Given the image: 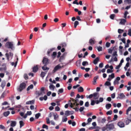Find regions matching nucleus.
Here are the masks:
<instances>
[{
	"label": "nucleus",
	"instance_id": "17",
	"mask_svg": "<svg viewBox=\"0 0 131 131\" xmlns=\"http://www.w3.org/2000/svg\"><path fill=\"white\" fill-rule=\"evenodd\" d=\"M111 104L108 103L106 104L105 107L107 109H109L111 107Z\"/></svg>",
	"mask_w": 131,
	"mask_h": 131
},
{
	"label": "nucleus",
	"instance_id": "42",
	"mask_svg": "<svg viewBox=\"0 0 131 131\" xmlns=\"http://www.w3.org/2000/svg\"><path fill=\"white\" fill-rule=\"evenodd\" d=\"M98 76L97 75L95 77H94V82H96V80L98 78Z\"/></svg>",
	"mask_w": 131,
	"mask_h": 131
},
{
	"label": "nucleus",
	"instance_id": "31",
	"mask_svg": "<svg viewBox=\"0 0 131 131\" xmlns=\"http://www.w3.org/2000/svg\"><path fill=\"white\" fill-rule=\"evenodd\" d=\"M17 61H16V62L15 63L14 62H13L11 63V64L12 66H14V67H15L17 65Z\"/></svg>",
	"mask_w": 131,
	"mask_h": 131
},
{
	"label": "nucleus",
	"instance_id": "56",
	"mask_svg": "<svg viewBox=\"0 0 131 131\" xmlns=\"http://www.w3.org/2000/svg\"><path fill=\"white\" fill-rule=\"evenodd\" d=\"M24 77L26 80L28 79V77L27 74H25L24 75Z\"/></svg>",
	"mask_w": 131,
	"mask_h": 131
},
{
	"label": "nucleus",
	"instance_id": "47",
	"mask_svg": "<svg viewBox=\"0 0 131 131\" xmlns=\"http://www.w3.org/2000/svg\"><path fill=\"white\" fill-rule=\"evenodd\" d=\"M103 63H100L99 65V67L100 68H102L103 67Z\"/></svg>",
	"mask_w": 131,
	"mask_h": 131
},
{
	"label": "nucleus",
	"instance_id": "25",
	"mask_svg": "<svg viewBox=\"0 0 131 131\" xmlns=\"http://www.w3.org/2000/svg\"><path fill=\"white\" fill-rule=\"evenodd\" d=\"M114 48L113 47H112L111 48H110L108 50V53H112V51L113 50V49Z\"/></svg>",
	"mask_w": 131,
	"mask_h": 131
},
{
	"label": "nucleus",
	"instance_id": "14",
	"mask_svg": "<svg viewBox=\"0 0 131 131\" xmlns=\"http://www.w3.org/2000/svg\"><path fill=\"white\" fill-rule=\"evenodd\" d=\"M11 123L10 125L12 127H15L16 124V122L15 121H11Z\"/></svg>",
	"mask_w": 131,
	"mask_h": 131
},
{
	"label": "nucleus",
	"instance_id": "52",
	"mask_svg": "<svg viewBox=\"0 0 131 131\" xmlns=\"http://www.w3.org/2000/svg\"><path fill=\"white\" fill-rule=\"evenodd\" d=\"M55 110L56 111H59L60 110V108L58 106H57L56 107Z\"/></svg>",
	"mask_w": 131,
	"mask_h": 131
},
{
	"label": "nucleus",
	"instance_id": "11",
	"mask_svg": "<svg viewBox=\"0 0 131 131\" xmlns=\"http://www.w3.org/2000/svg\"><path fill=\"white\" fill-rule=\"evenodd\" d=\"M78 91L80 92H82L84 91V89L82 86H80L77 89Z\"/></svg>",
	"mask_w": 131,
	"mask_h": 131
},
{
	"label": "nucleus",
	"instance_id": "40",
	"mask_svg": "<svg viewBox=\"0 0 131 131\" xmlns=\"http://www.w3.org/2000/svg\"><path fill=\"white\" fill-rule=\"evenodd\" d=\"M120 40H121L124 43H125L126 41L125 38H124L123 39H121Z\"/></svg>",
	"mask_w": 131,
	"mask_h": 131
},
{
	"label": "nucleus",
	"instance_id": "22",
	"mask_svg": "<svg viewBox=\"0 0 131 131\" xmlns=\"http://www.w3.org/2000/svg\"><path fill=\"white\" fill-rule=\"evenodd\" d=\"M19 124L20 125V128H21L23 126H24V124L23 122L21 121L19 122Z\"/></svg>",
	"mask_w": 131,
	"mask_h": 131
},
{
	"label": "nucleus",
	"instance_id": "7",
	"mask_svg": "<svg viewBox=\"0 0 131 131\" xmlns=\"http://www.w3.org/2000/svg\"><path fill=\"white\" fill-rule=\"evenodd\" d=\"M93 97L94 99H98L99 97V94L98 93L95 92L93 94Z\"/></svg>",
	"mask_w": 131,
	"mask_h": 131
},
{
	"label": "nucleus",
	"instance_id": "10",
	"mask_svg": "<svg viewBox=\"0 0 131 131\" xmlns=\"http://www.w3.org/2000/svg\"><path fill=\"white\" fill-rule=\"evenodd\" d=\"M117 125L120 127H123L124 126V124L122 122H118Z\"/></svg>",
	"mask_w": 131,
	"mask_h": 131
},
{
	"label": "nucleus",
	"instance_id": "18",
	"mask_svg": "<svg viewBox=\"0 0 131 131\" xmlns=\"http://www.w3.org/2000/svg\"><path fill=\"white\" fill-rule=\"evenodd\" d=\"M10 113V112L9 111H8L6 112H4L3 113V114L4 116H8Z\"/></svg>",
	"mask_w": 131,
	"mask_h": 131
},
{
	"label": "nucleus",
	"instance_id": "27",
	"mask_svg": "<svg viewBox=\"0 0 131 131\" xmlns=\"http://www.w3.org/2000/svg\"><path fill=\"white\" fill-rule=\"evenodd\" d=\"M89 42L91 45H93L94 44V42L93 40L92 39H90L89 40Z\"/></svg>",
	"mask_w": 131,
	"mask_h": 131
},
{
	"label": "nucleus",
	"instance_id": "46",
	"mask_svg": "<svg viewBox=\"0 0 131 131\" xmlns=\"http://www.w3.org/2000/svg\"><path fill=\"white\" fill-rule=\"evenodd\" d=\"M128 35L130 36H131V29H129L128 30Z\"/></svg>",
	"mask_w": 131,
	"mask_h": 131
},
{
	"label": "nucleus",
	"instance_id": "59",
	"mask_svg": "<svg viewBox=\"0 0 131 131\" xmlns=\"http://www.w3.org/2000/svg\"><path fill=\"white\" fill-rule=\"evenodd\" d=\"M111 96L112 98H114L115 97V93H114L112 94L111 95Z\"/></svg>",
	"mask_w": 131,
	"mask_h": 131
},
{
	"label": "nucleus",
	"instance_id": "34",
	"mask_svg": "<svg viewBox=\"0 0 131 131\" xmlns=\"http://www.w3.org/2000/svg\"><path fill=\"white\" fill-rule=\"evenodd\" d=\"M128 14V12L127 11H126L124 14V17L125 19H126L127 18V15Z\"/></svg>",
	"mask_w": 131,
	"mask_h": 131
},
{
	"label": "nucleus",
	"instance_id": "64",
	"mask_svg": "<svg viewBox=\"0 0 131 131\" xmlns=\"http://www.w3.org/2000/svg\"><path fill=\"white\" fill-rule=\"evenodd\" d=\"M89 106V102H86L85 104V106L86 107H88Z\"/></svg>",
	"mask_w": 131,
	"mask_h": 131
},
{
	"label": "nucleus",
	"instance_id": "16",
	"mask_svg": "<svg viewBox=\"0 0 131 131\" xmlns=\"http://www.w3.org/2000/svg\"><path fill=\"white\" fill-rule=\"evenodd\" d=\"M6 85V82L5 81H3L1 83V86L3 89Z\"/></svg>",
	"mask_w": 131,
	"mask_h": 131
},
{
	"label": "nucleus",
	"instance_id": "5",
	"mask_svg": "<svg viewBox=\"0 0 131 131\" xmlns=\"http://www.w3.org/2000/svg\"><path fill=\"white\" fill-rule=\"evenodd\" d=\"M61 68V67L60 66V64H59L58 65L56 66L54 68V69L53 71V73H54L56 72L57 70L60 69Z\"/></svg>",
	"mask_w": 131,
	"mask_h": 131
},
{
	"label": "nucleus",
	"instance_id": "33",
	"mask_svg": "<svg viewBox=\"0 0 131 131\" xmlns=\"http://www.w3.org/2000/svg\"><path fill=\"white\" fill-rule=\"evenodd\" d=\"M97 49L99 51H100L102 50V48L100 46L97 47Z\"/></svg>",
	"mask_w": 131,
	"mask_h": 131
},
{
	"label": "nucleus",
	"instance_id": "55",
	"mask_svg": "<svg viewBox=\"0 0 131 131\" xmlns=\"http://www.w3.org/2000/svg\"><path fill=\"white\" fill-rule=\"evenodd\" d=\"M84 108L83 107H81L79 109V111H80V112H81L83 110Z\"/></svg>",
	"mask_w": 131,
	"mask_h": 131
},
{
	"label": "nucleus",
	"instance_id": "63",
	"mask_svg": "<svg viewBox=\"0 0 131 131\" xmlns=\"http://www.w3.org/2000/svg\"><path fill=\"white\" fill-rule=\"evenodd\" d=\"M107 73H112L113 72V71L111 70L110 69H108L107 70Z\"/></svg>",
	"mask_w": 131,
	"mask_h": 131
},
{
	"label": "nucleus",
	"instance_id": "58",
	"mask_svg": "<svg viewBox=\"0 0 131 131\" xmlns=\"http://www.w3.org/2000/svg\"><path fill=\"white\" fill-rule=\"evenodd\" d=\"M46 122L47 124H49L50 123V121L49 120V119L48 117H47L46 118Z\"/></svg>",
	"mask_w": 131,
	"mask_h": 131
},
{
	"label": "nucleus",
	"instance_id": "41",
	"mask_svg": "<svg viewBox=\"0 0 131 131\" xmlns=\"http://www.w3.org/2000/svg\"><path fill=\"white\" fill-rule=\"evenodd\" d=\"M78 0H75L73 2V4H76L77 5L79 4V3L78 2Z\"/></svg>",
	"mask_w": 131,
	"mask_h": 131
},
{
	"label": "nucleus",
	"instance_id": "20",
	"mask_svg": "<svg viewBox=\"0 0 131 131\" xmlns=\"http://www.w3.org/2000/svg\"><path fill=\"white\" fill-rule=\"evenodd\" d=\"M79 24V22L77 21H75L74 23V27L75 28H76L77 25H78Z\"/></svg>",
	"mask_w": 131,
	"mask_h": 131
},
{
	"label": "nucleus",
	"instance_id": "51",
	"mask_svg": "<svg viewBox=\"0 0 131 131\" xmlns=\"http://www.w3.org/2000/svg\"><path fill=\"white\" fill-rule=\"evenodd\" d=\"M53 50V48H52L50 50H49L48 51V55H49L51 52H52Z\"/></svg>",
	"mask_w": 131,
	"mask_h": 131
},
{
	"label": "nucleus",
	"instance_id": "50",
	"mask_svg": "<svg viewBox=\"0 0 131 131\" xmlns=\"http://www.w3.org/2000/svg\"><path fill=\"white\" fill-rule=\"evenodd\" d=\"M67 120V117L63 118L62 121L63 122H66Z\"/></svg>",
	"mask_w": 131,
	"mask_h": 131
},
{
	"label": "nucleus",
	"instance_id": "23",
	"mask_svg": "<svg viewBox=\"0 0 131 131\" xmlns=\"http://www.w3.org/2000/svg\"><path fill=\"white\" fill-rule=\"evenodd\" d=\"M46 73L47 72L46 71L44 72H42L41 74V77H42V78H43Z\"/></svg>",
	"mask_w": 131,
	"mask_h": 131
},
{
	"label": "nucleus",
	"instance_id": "48",
	"mask_svg": "<svg viewBox=\"0 0 131 131\" xmlns=\"http://www.w3.org/2000/svg\"><path fill=\"white\" fill-rule=\"evenodd\" d=\"M127 119L128 121H129L130 122L131 121V115H129L127 117Z\"/></svg>",
	"mask_w": 131,
	"mask_h": 131
},
{
	"label": "nucleus",
	"instance_id": "49",
	"mask_svg": "<svg viewBox=\"0 0 131 131\" xmlns=\"http://www.w3.org/2000/svg\"><path fill=\"white\" fill-rule=\"evenodd\" d=\"M69 86L68 87L67 89L69 90H70L72 88V86L70 84H69Z\"/></svg>",
	"mask_w": 131,
	"mask_h": 131
},
{
	"label": "nucleus",
	"instance_id": "39",
	"mask_svg": "<svg viewBox=\"0 0 131 131\" xmlns=\"http://www.w3.org/2000/svg\"><path fill=\"white\" fill-rule=\"evenodd\" d=\"M124 30L122 29H118V32L119 34H121L123 32Z\"/></svg>",
	"mask_w": 131,
	"mask_h": 131
},
{
	"label": "nucleus",
	"instance_id": "38",
	"mask_svg": "<svg viewBox=\"0 0 131 131\" xmlns=\"http://www.w3.org/2000/svg\"><path fill=\"white\" fill-rule=\"evenodd\" d=\"M109 77H111L113 79L115 77L114 74V73H112L111 75H109Z\"/></svg>",
	"mask_w": 131,
	"mask_h": 131
},
{
	"label": "nucleus",
	"instance_id": "8",
	"mask_svg": "<svg viewBox=\"0 0 131 131\" xmlns=\"http://www.w3.org/2000/svg\"><path fill=\"white\" fill-rule=\"evenodd\" d=\"M120 79V78L119 77H117L114 82V84L115 85L116 84H118L119 83L118 81Z\"/></svg>",
	"mask_w": 131,
	"mask_h": 131
},
{
	"label": "nucleus",
	"instance_id": "62",
	"mask_svg": "<svg viewBox=\"0 0 131 131\" xmlns=\"http://www.w3.org/2000/svg\"><path fill=\"white\" fill-rule=\"evenodd\" d=\"M107 129V127H106V126L105 127L102 128V130L103 131H104Z\"/></svg>",
	"mask_w": 131,
	"mask_h": 131
},
{
	"label": "nucleus",
	"instance_id": "21",
	"mask_svg": "<svg viewBox=\"0 0 131 131\" xmlns=\"http://www.w3.org/2000/svg\"><path fill=\"white\" fill-rule=\"evenodd\" d=\"M33 87V85L32 84H31L29 86L27 89V91L29 90L30 89H32Z\"/></svg>",
	"mask_w": 131,
	"mask_h": 131
},
{
	"label": "nucleus",
	"instance_id": "26",
	"mask_svg": "<svg viewBox=\"0 0 131 131\" xmlns=\"http://www.w3.org/2000/svg\"><path fill=\"white\" fill-rule=\"evenodd\" d=\"M46 65H45L42 67V69L44 70H49V68L46 67Z\"/></svg>",
	"mask_w": 131,
	"mask_h": 131
},
{
	"label": "nucleus",
	"instance_id": "3",
	"mask_svg": "<svg viewBox=\"0 0 131 131\" xmlns=\"http://www.w3.org/2000/svg\"><path fill=\"white\" fill-rule=\"evenodd\" d=\"M26 86V84L25 83H23L20 84V87L19 89H18V90L19 92H21L24 89Z\"/></svg>",
	"mask_w": 131,
	"mask_h": 131
},
{
	"label": "nucleus",
	"instance_id": "4",
	"mask_svg": "<svg viewBox=\"0 0 131 131\" xmlns=\"http://www.w3.org/2000/svg\"><path fill=\"white\" fill-rule=\"evenodd\" d=\"M125 97V95L123 93H120L118 94V96L117 97V99H123Z\"/></svg>",
	"mask_w": 131,
	"mask_h": 131
},
{
	"label": "nucleus",
	"instance_id": "9",
	"mask_svg": "<svg viewBox=\"0 0 131 131\" xmlns=\"http://www.w3.org/2000/svg\"><path fill=\"white\" fill-rule=\"evenodd\" d=\"M126 22V20L125 19H122L121 20V21L119 22V24L122 25H124L125 24V23Z\"/></svg>",
	"mask_w": 131,
	"mask_h": 131
},
{
	"label": "nucleus",
	"instance_id": "37",
	"mask_svg": "<svg viewBox=\"0 0 131 131\" xmlns=\"http://www.w3.org/2000/svg\"><path fill=\"white\" fill-rule=\"evenodd\" d=\"M42 128H46L47 129H48V126L45 125V124H43L42 125Z\"/></svg>",
	"mask_w": 131,
	"mask_h": 131
},
{
	"label": "nucleus",
	"instance_id": "29",
	"mask_svg": "<svg viewBox=\"0 0 131 131\" xmlns=\"http://www.w3.org/2000/svg\"><path fill=\"white\" fill-rule=\"evenodd\" d=\"M55 86L52 84H50L49 86V88L52 90H53L54 89Z\"/></svg>",
	"mask_w": 131,
	"mask_h": 131
},
{
	"label": "nucleus",
	"instance_id": "6",
	"mask_svg": "<svg viewBox=\"0 0 131 131\" xmlns=\"http://www.w3.org/2000/svg\"><path fill=\"white\" fill-rule=\"evenodd\" d=\"M42 62L44 64L46 65L48 63V58L44 57L43 58Z\"/></svg>",
	"mask_w": 131,
	"mask_h": 131
},
{
	"label": "nucleus",
	"instance_id": "35",
	"mask_svg": "<svg viewBox=\"0 0 131 131\" xmlns=\"http://www.w3.org/2000/svg\"><path fill=\"white\" fill-rule=\"evenodd\" d=\"M53 116H54V119L56 120V119L58 118V116L57 114H54Z\"/></svg>",
	"mask_w": 131,
	"mask_h": 131
},
{
	"label": "nucleus",
	"instance_id": "30",
	"mask_svg": "<svg viewBox=\"0 0 131 131\" xmlns=\"http://www.w3.org/2000/svg\"><path fill=\"white\" fill-rule=\"evenodd\" d=\"M88 65V63L86 61H83L82 63V65L83 66H85L86 65Z\"/></svg>",
	"mask_w": 131,
	"mask_h": 131
},
{
	"label": "nucleus",
	"instance_id": "24",
	"mask_svg": "<svg viewBox=\"0 0 131 131\" xmlns=\"http://www.w3.org/2000/svg\"><path fill=\"white\" fill-rule=\"evenodd\" d=\"M45 94L44 91H40L38 93L39 95L42 96Z\"/></svg>",
	"mask_w": 131,
	"mask_h": 131
},
{
	"label": "nucleus",
	"instance_id": "43",
	"mask_svg": "<svg viewBox=\"0 0 131 131\" xmlns=\"http://www.w3.org/2000/svg\"><path fill=\"white\" fill-rule=\"evenodd\" d=\"M110 43L109 42H107L106 43V46L107 47H109L110 45Z\"/></svg>",
	"mask_w": 131,
	"mask_h": 131
},
{
	"label": "nucleus",
	"instance_id": "28",
	"mask_svg": "<svg viewBox=\"0 0 131 131\" xmlns=\"http://www.w3.org/2000/svg\"><path fill=\"white\" fill-rule=\"evenodd\" d=\"M111 83L108 81L106 82L104 84L105 85H107L108 86H111Z\"/></svg>",
	"mask_w": 131,
	"mask_h": 131
},
{
	"label": "nucleus",
	"instance_id": "60",
	"mask_svg": "<svg viewBox=\"0 0 131 131\" xmlns=\"http://www.w3.org/2000/svg\"><path fill=\"white\" fill-rule=\"evenodd\" d=\"M92 121V119L91 118H88L87 120V121H88V123H88H89L91 122Z\"/></svg>",
	"mask_w": 131,
	"mask_h": 131
},
{
	"label": "nucleus",
	"instance_id": "32",
	"mask_svg": "<svg viewBox=\"0 0 131 131\" xmlns=\"http://www.w3.org/2000/svg\"><path fill=\"white\" fill-rule=\"evenodd\" d=\"M40 116V113H38V114H36L35 115V117L36 119H38L39 118V117Z\"/></svg>",
	"mask_w": 131,
	"mask_h": 131
},
{
	"label": "nucleus",
	"instance_id": "19",
	"mask_svg": "<svg viewBox=\"0 0 131 131\" xmlns=\"http://www.w3.org/2000/svg\"><path fill=\"white\" fill-rule=\"evenodd\" d=\"M63 92V88H61L59 90L58 93V94H59L60 93H62Z\"/></svg>",
	"mask_w": 131,
	"mask_h": 131
},
{
	"label": "nucleus",
	"instance_id": "1",
	"mask_svg": "<svg viewBox=\"0 0 131 131\" xmlns=\"http://www.w3.org/2000/svg\"><path fill=\"white\" fill-rule=\"evenodd\" d=\"M5 47L9 49L13 50L15 49V47L14 46V42H8L5 44Z\"/></svg>",
	"mask_w": 131,
	"mask_h": 131
},
{
	"label": "nucleus",
	"instance_id": "36",
	"mask_svg": "<svg viewBox=\"0 0 131 131\" xmlns=\"http://www.w3.org/2000/svg\"><path fill=\"white\" fill-rule=\"evenodd\" d=\"M70 111H66L65 113V115L66 116H67L68 115H69L70 114H69Z\"/></svg>",
	"mask_w": 131,
	"mask_h": 131
},
{
	"label": "nucleus",
	"instance_id": "45",
	"mask_svg": "<svg viewBox=\"0 0 131 131\" xmlns=\"http://www.w3.org/2000/svg\"><path fill=\"white\" fill-rule=\"evenodd\" d=\"M72 101L73 102H75V103H77V102L79 101V100L77 99V98H76L75 100L73 99H72Z\"/></svg>",
	"mask_w": 131,
	"mask_h": 131
},
{
	"label": "nucleus",
	"instance_id": "44",
	"mask_svg": "<svg viewBox=\"0 0 131 131\" xmlns=\"http://www.w3.org/2000/svg\"><path fill=\"white\" fill-rule=\"evenodd\" d=\"M112 111L111 110L107 112L106 113V114L107 115H111L112 114Z\"/></svg>",
	"mask_w": 131,
	"mask_h": 131
},
{
	"label": "nucleus",
	"instance_id": "53",
	"mask_svg": "<svg viewBox=\"0 0 131 131\" xmlns=\"http://www.w3.org/2000/svg\"><path fill=\"white\" fill-rule=\"evenodd\" d=\"M115 16V15L114 14H112L110 16V17L112 19H113Z\"/></svg>",
	"mask_w": 131,
	"mask_h": 131
},
{
	"label": "nucleus",
	"instance_id": "13",
	"mask_svg": "<svg viewBox=\"0 0 131 131\" xmlns=\"http://www.w3.org/2000/svg\"><path fill=\"white\" fill-rule=\"evenodd\" d=\"M38 67L37 66L34 67L33 68V71L34 72H36L38 70Z\"/></svg>",
	"mask_w": 131,
	"mask_h": 131
},
{
	"label": "nucleus",
	"instance_id": "2",
	"mask_svg": "<svg viewBox=\"0 0 131 131\" xmlns=\"http://www.w3.org/2000/svg\"><path fill=\"white\" fill-rule=\"evenodd\" d=\"M106 126L107 128V130H111L114 128V125L113 123L106 124Z\"/></svg>",
	"mask_w": 131,
	"mask_h": 131
},
{
	"label": "nucleus",
	"instance_id": "12",
	"mask_svg": "<svg viewBox=\"0 0 131 131\" xmlns=\"http://www.w3.org/2000/svg\"><path fill=\"white\" fill-rule=\"evenodd\" d=\"M34 101L33 100L32 101H29L27 102L26 103V104H32L34 103Z\"/></svg>",
	"mask_w": 131,
	"mask_h": 131
},
{
	"label": "nucleus",
	"instance_id": "15",
	"mask_svg": "<svg viewBox=\"0 0 131 131\" xmlns=\"http://www.w3.org/2000/svg\"><path fill=\"white\" fill-rule=\"evenodd\" d=\"M99 60V58L98 57L96 58L94 60L93 63L95 64L97 63Z\"/></svg>",
	"mask_w": 131,
	"mask_h": 131
},
{
	"label": "nucleus",
	"instance_id": "57",
	"mask_svg": "<svg viewBox=\"0 0 131 131\" xmlns=\"http://www.w3.org/2000/svg\"><path fill=\"white\" fill-rule=\"evenodd\" d=\"M113 56H115V57H117V52L116 51L114 52L113 53Z\"/></svg>",
	"mask_w": 131,
	"mask_h": 131
},
{
	"label": "nucleus",
	"instance_id": "54",
	"mask_svg": "<svg viewBox=\"0 0 131 131\" xmlns=\"http://www.w3.org/2000/svg\"><path fill=\"white\" fill-rule=\"evenodd\" d=\"M57 54V53L56 52H53L52 55V57L53 58H54Z\"/></svg>",
	"mask_w": 131,
	"mask_h": 131
},
{
	"label": "nucleus",
	"instance_id": "61",
	"mask_svg": "<svg viewBox=\"0 0 131 131\" xmlns=\"http://www.w3.org/2000/svg\"><path fill=\"white\" fill-rule=\"evenodd\" d=\"M106 121V119L105 118H103L101 121V122L102 123H105Z\"/></svg>",
	"mask_w": 131,
	"mask_h": 131
}]
</instances>
